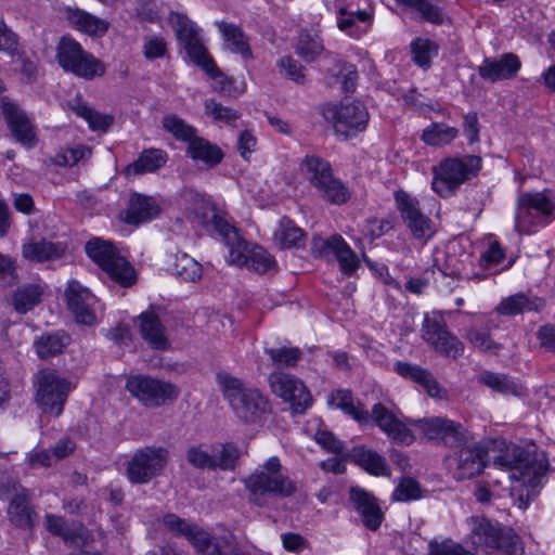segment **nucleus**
<instances>
[{
  "instance_id": "473e14b6",
  "label": "nucleus",
  "mask_w": 555,
  "mask_h": 555,
  "mask_svg": "<svg viewBox=\"0 0 555 555\" xmlns=\"http://www.w3.org/2000/svg\"><path fill=\"white\" fill-rule=\"evenodd\" d=\"M544 307V301L538 297H528L518 293L503 298L496 306L498 314L514 317L524 312L539 311Z\"/></svg>"
},
{
  "instance_id": "7ed1b4c3",
  "label": "nucleus",
  "mask_w": 555,
  "mask_h": 555,
  "mask_svg": "<svg viewBox=\"0 0 555 555\" xmlns=\"http://www.w3.org/2000/svg\"><path fill=\"white\" fill-rule=\"evenodd\" d=\"M469 541L476 553L491 554L501 551L505 555H522L524 546L519 537L509 528H502L482 516L468 518Z\"/></svg>"
},
{
  "instance_id": "69168bd1",
  "label": "nucleus",
  "mask_w": 555,
  "mask_h": 555,
  "mask_svg": "<svg viewBox=\"0 0 555 555\" xmlns=\"http://www.w3.org/2000/svg\"><path fill=\"white\" fill-rule=\"evenodd\" d=\"M415 12L420 14L422 21H426L433 24L440 25L444 20V13L442 9L428 0H421Z\"/></svg>"
},
{
  "instance_id": "4c0bfd02",
  "label": "nucleus",
  "mask_w": 555,
  "mask_h": 555,
  "mask_svg": "<svg viewBox=\"0 0 555 555\" xmlns=\"http://www.w3.org/2000/svg\"><path fill=\"white\" fill-rule=\"evenodd\" d=\"M157 214L158 207L153 198L135 194L130 198L125 220L130 224H139L151 220Z\"/></svg>"
},
{
  "instance_id": "423d86ee",
  "label": "nucleus",
  "mask_w": 555,
  "mask_h": 555,
  "mask_svg": "<svg viewBox=\"0 0 555 555\" xmlns=\"http://www.w3.org/2000/svg\"><path fill=\"white\" fill-rule=\"evenodd\" d=\"M300 171L324 201L341 205L350 197L348 189L334 177L330 163L322 157L307 155L300 163Z\"/></svg>"
},
{
  "instance_id": "4d7b16f0",
  "label": "nucleus",
  "mask_w": 555,
  "mask_h": 555,
  "mask_svg": "<svg viewBox=\"0 0 555 555\" xmlns=\"http://www.w3.org/2000/svg\"><path fill=\"white\" fill-rule=\"evenodd\" d=\"M208 222L212 229L217 231L218 234L222 237L224 244H232L233 240L240 236L235 227L229 222L224 215L211 210V216Z\"/></svg>"
},
{
  "instance_id": "f3484780",
  "label": "nucleus",
  "mask_w": 555,
  "mask_h": 555,
  "mask_svg": "<svg viewBox=\"0 0 555 555\" xmlns=\"http://www.w3.org/2000/svg\"><path fill=\"white\" fill-rule=\"evenodd\" d=\"M397 207L414 238L427 241L435 234L431 220L420 208L418 202L404 191L395 193Z\"/></svg>"
},
{
  "instance_id": "0eeeda50",
  "label": "nucleus",
  "mask_w": 555,
  "mask_h": 555,
  "mask_svg": "<svg viewBox=\"0 0 555 555\" xmlns=\"http://www.w3.org/2000/svg\"><path fill=\"white\" fill-rule=\"evenodd\" d=\"M481 168L479 156L448 158L434 167L433 190L441 197L451 196L466 180L475 177Z\"/></svg>"
},
{
  "instance_id": "4468645a",
  "label": "nucleus",
  "mask_w": 555,
  "mask_h": 555,
  "mask_svg": "<svg viewBox=\"0 0 555 555\" xmlns=\"http://www.w3.org/2000/svg\"><path fill=\"white\" fill-rule=\"evenodd\" d=\"M422 337L436 352L446 358L455 360L464 353V344L448 330L439 312L425 314Z\"/></svg>"
},
{
  "instance_id": "bb28decb",
  "label": "nucleus",
  "mask_w": 555,
  "mask_h": 555,
  "mask_svg": "<svg viewBox=\"0 0 555 555\" xmlns=\"http://www.w3.org/2000/svg\"><path fill=\"white\" fill-rule=\"evenodd\" d=\"M62 14L72 27L90 36H102L108 29L107 22L79 8L66 7Z\"/></svg>"
},
{
  "instance_id": "8fccbe9b",
  "label": "nucleus",
  "mask_w": 555,
  "mask_h": 555,
  "mask_svg": "<svg viewBox=\"0 0 555 555\" xmlns=\"http://www.w3.org/2000/svg\"><path fill=\"white\" fill-rule=\"evenodd\" d=\"M266 353L270 357L272 364L276 369L295 366L300 359L301 352L298 348H266Z\"/></svg>"
},
{
  "instance_id": "2f4dec72",
  "label": "nucleus",
  "mask_w": 555,
  "mask_h": 555,
  "mask_svg": "<svg viewBox=\"0 0 555 555\" xmlns=\"http://www.w3.org/2000/svg\"><path fill=\"white\" fill-rule=\"evenodd\" d=\"M364 470L375 476H389L390 469L384 456L364 446L354 447L347 455Z\"/></svg>"
},
{
  "instance_id": "9b49d317",
  "label": "nucleus",
  "mask_w": 555,
  "mask_h": 555,
  "mask_svg": "<svg viewBox=\"0 0 555 555\" xmlns=\"http://www.w3.org/2000/svg\"><path fill=\"white\" fill-rule=\"evenodd\" d=\"M169 460L164 447L146 446L138 449L127 463L126 476L133 485H144L159 476Z\"/></svg>"
},
{
  "instance_id": "0e129e2a",
  "label": "nucleus",
  "mask_w": 555,
  "mask_h": 555,
  "mask_svg": "<svg viewBox=\"0 0 555 555\" xmlns=\"http://www.w3.org/2000/svg\"><path fill=\"white\" fill-rule=\"evenodd\" d=\"M336 238H341L340 235L334 234L327 238L321 236H313L311 241V253L317 258H324L334 254L336 249Z\"/></svg>"
},
{
  "instance_id": "cd10ccee",
  "label": "nucleus",
  "mask_w": 555,
  "mask_h": 555,
  "mask_svg": "<svg viewBox=\"0 0 555 555\" xmlns=\"http://www.w3.org/2000/svg\"><path fill=\"white\" fill-rule=\"evenodd\" d=\"M328 63L326 83L331 87H339L344 92H353L358 79L356 66L343 62L335 55L327 56Z\"/></svg>"
},
{
  "instance_id": "39448f33",
  "label": "nucleus",
  "mask_w": 555,
  "mask_h": 555,
  "mask_svg": "<svg viewBox=\"0 0 555 555\" xmlns=\"http://www.w3.org/2000/svg\"><path fill=\"white\" fill-rule=\"evenodd\" d=\"M555 219V199L548 190L522 192L517 197L515 230L530 234L533 227H544Z\"/></svg>"
},
{
  "instance_id": "e2e57ef3",
  "label": "nucleus",
  "mask_w": 555,
  "mask_h": 555,
  "mask_svg": "<svg viewBox=\"0 0 555 555\" xmlns=\"http://www.w3.org/2000/svg\"><path fill=\"white\" fill-rule=\"evenodd\" d=\"M421 496L420 485L413 478H403L400 483L396 487L392 499L395 501H410Z\"/></svg>"
},
{
  "instance_id": "20e7f679",
  "label": "nucleus",
  "mask_w": 555,
  "mask_h": 555,
  "mask_svg": "<svg viewBox=\"0 0 555 555\" xmlns=\"http://www.w3.org/2000/svg\"><path fill=\"white\" fill-rule=\"evenodd\" d=\"M244 485L250 500L258 505H262L268 495L287 498L297 491L296 482L283 473V466L278 456L269 457L261 468L244 479Z\"/></svg>"
},
{
  "instance_id": "f03ea898",
  "label": "nucleus",
  "mask_w": 555,
  "mask_h": 555,
  "mask_svg": "<svg viewBox=\"0 0 555 555\" xmlns=\"http://www.w3.org/2000/svg\"><path fill=\"white\" fill-rule=\"evenodd\" d=\"M493 464L500 469L507 470L512 480L527 487V498L537 494V488L548 470V459L545 452L534 446L532 448L505 446L494 459Z\"/></svg>"
},
{
  "instance_id": "c85d7f7f",
  "label": "nucleus",
  "mask_w": 555,
  "mask_h": 555,
  "mask_svg": "<svg viewBox=\"0 0 555 555\" xmlns=\"http://www.w3.org/2000/svg\"><path fill=\"white\" fill-rule=\"evenodd\" d=\"M487 451L480 446L465 447L459 452L455 476L457 479H469L481 473Z\"/></svg>"
},
{
  "instance_id": "72a5a7b5",
  "label": "nucleus",
  "mask_w": 555,
  "mask_h": 555,
  "mask_svg": "<svg viewBox=\"0 0 555 555\" xmlns=\"http://www.w3.org/2000/svg\"><path fill=\"white\" fill-rule=\"evenodd\" d=\"M8 515L10 520L17 527L30 529L34 527L36 512L30 505L29 493L27 490L11 499Z\"/></svg>"
},
{
  "instance_id": "c03bdc74",
  "label": "nucleus",
  "mask_w": 555,
  "mask_h": 555,
  "mask_svg": "<svg viewBox=\"0 0 555 555\" xmlns=\"http://www.w3.org/2000/svg\"><path fill=\"white\" fill-rule=\"evenodd\" d=\"M188 463L198 469H215L214 446L199 443L186 450Z\"/></svg>"
},
{
  "instance_id": "1a4fd4ad",
  "label": "nucleus",
  "mask_w": 555,
  "mask_h": 555,
  "mask_svg": "<svg viewBox=\"0 0 555 555\" xmlns=\"http://www.w3.org/2000/svg\"><path fill=\"white\" fill-rule=\"evenodd\" d=\"M169 23L175 30L178 41L183 46L191 61L205 70L211 78L220 76V70L204 47L198 36V28L195 24L186 15L177 12L169 14Z\"/></svg>"
},
{
  "instance_id": "09e8293b",
  "label": "nucleus",
  "mask_w": 555,
  "mask_h": 555,
  "mask_svg": "<svg viewBox=\"0 0 555 555\" xmlns=\"http://www.w3.org/2000/svg\"><path fill=\"white\" fill-rule=\"evenodd\" d=\"M478 380L500 393H516L517 386L507 375L483 372L479 375Z\"/></svg>"
},
{
  "instance_id": "774afa93",
  "label": "nucleus",
  "mask_w": 555,
  "mask_h": 555,
  "mask_svg": "<svg viewBox=\"0 0 555 555\" xmlns=\"http://www.w3.org/2000/svg\"><path fill=\"white\" fill-rule=\"evenodd\" d=\"M429 555H470L461 544L451 540L441 543L430 542Z\"/></svg>"
},
{
  "instance_id": "864d4df0",
  "label": "nucleus",
  "mask_w": 555,
  "mask_h": 555,
  "mask_svg": "<svg viewBox=\"0 0 555 555\" xmlns=\"http://www.w3.org/2000/svg\"><path fill=\"white\" fill-rule=\"evenodd\" d=\"M274 266V260L260 246H253L248 253L247 261L244 267L257 273H266Z\"/></svg>"
},
{
  "instance_id": "4be33fe9",
  "label": "nucleus",
  "mask_w": 555,
  "mask_h": 555,
  "mask_svg": "<svg viewBox=\"0 0 555 555\" xmlns=\"http://www.w3.org/2000/svg\"><path fill=\"white\" fill-rule=\"evenodd\" d=\"M349 499L353 508L360 515L363 526L371 531H376L384 520V513L377 499L360 487L350 488Z\"/></svg>"
},
{
  "instance_id": "603ef678",
  "label": "nucleus",
  "mask_w": 555,
  "mask_h": 555,
  "mask_svg": "<svg viewBox=\"0 0 555 555\" xmlns=\"http://www.w3.org/2000/svg\"><path fill=\"white\" fill-rule=\"evenodd\" d=\"M413 61L423 68L430 66L431 59L437 55V46L428 39H417L411 44Z\"/></svg>"
},
{
  "instance_id": "c756f323",
  "label": "nucleus",
  "mask_w": 555,
  "mask_h": 555,
  "mask_svg": "<svg viewBox=\"0 0 555 555\" xmlns=\"http://www.w3.org/2000/svg\"><path fill=\"white\" fill-rule=\"evenodd\" d=\"M66 244L48 240L31 241L23 245L22 256L31 262L60 259L66 251Z\"/></svg>"
},
{
  "instance_id": "a211bd4d",
  "label": "nucleus",
  "mask_w": 555,
  "mask_h": 555,
  "mask_svg": "<svg viewBox=\"0 0 555 555\" xmlns=\"http://www.w3.org/2000/svg\"><path fill=\"white\" fill-rule=\"evenodd\" d=\"M408 424L417 427L428 440L442 441L448 446H456L464 439L462 425L443 417L409 420Z\"/></svg>"
},
{
  "instance_id": "f704fd0d",
  "label": "nucleus",
  "mask_w": 555,
  "mask_h": 555,
  "mask_svg": "<svg viewBox=\"0 0 555 555\" xmlns=\"http://www.w3.org/2000/svg\"><path fill=\"white\" fill-rule=\"evenodd\" d=\"M167 162V153L158 149L144 150L139 158L124 169L126 177L154 172Z\"/></svg>"
},
{
  "instance_id": "3c124183",
  "label": "nucleus",
  "mask_w": 555,
  "mask_h": 555,
  "mask_svg": "<svg viewBox=\"0 0 555 555\" xmlns=\"http://www.w3.org/2000/svg\"><path fill=\"white\" fill-rule=\"evenodd\" d=\"M173 271L185 281L195 282L202 276V266L186 254L177 257Z\"/></svg>"
},
{
  "instance_id": "9d476101",
  "label": "nucleus",
  "mask_w": 555,
  "mask_h": 555,
  "mask_svg": "<svg viewBox=\"0 0 555 555\" xmlns=\"http://www.w3.org/2000/svg\"><path fill=\"white\" fill-rule=\"evenodd\" d=\"M61 67L74 75L91 80L105 74L106 67L99 59L86 52L75 39L64 36L56 47Z\"/></svg>"
},
{
  "instance_id": "49530a36",
  "label": "nucleus",
  "mask_w": 555,
  "mask_h": 555,
  "mask_svg": "<svg viewBox=\"0 0 555 555\" xmlns=\"http://www.w3.org/2000/svg\"><path fill=\"white\" fill-rule=\"evenodd\" d=\"M240 457V451L233 443L214 444L215 469L232 470Z\"/></svg>"
},
{
  "instance_id": "338daca9",
  "label": "nucleus",
  "mask_w": 555,
  "mask_h": 555,
  "mask_svg": "<svg viewBox=\"0 0 555 555\" xmlns=\"http://www.w3.org/2000/svg\"><path fill=\"white\" fill-rule=\"evenodd\" d=\"M91 154L89 147L79 145L73 149H68L63 153L56 155L55 164L60 166H74L79 160L88 158Z\"/></svg>"
},
{
  "instance_id": "393cba45",
  "label": "nucleus",
  "mask_w": 555,
  "mask_h": 555,
  "mask_svg": "<svg viewBox=\"0 0 555 555\" xmlns=\"http://www.w3.org/2000/svg\"><path fill=\"white\" fill-rule=\"evenodd\" d=\"M164 527L175 537L186 539L194 547H202L206 542V531L198 525L168 513L162 519Z\"/></svg>"
},
{
  "instance_id": "a878e982",
  "label": "nucleus",
  "mask_w": 555,
  "mask_h": 555,
  "mask_svg": "<svg viewBox=\"0 0 555 555\" xmlns=\"http://www.w3.org/2000/svg\"><path fill=\"white\" fill-rule=\"evenodd\" d=\"M139 330L142 338L156 350H166L170 343L166 327L158 315L153 311H145L139 315Z\"/></svg>"
},
{
  "instance_id": "c9c22d12",
  "label": "nucleus",
  "mask_w": 555,
  "mask_h": 555,
  "mask_svg": "<svg viewBox=\"0 0 555 555\" xmlns=\"http://www.w3.org/2000/svg\"><path fill=\"white\" fill-rule=\"evenodd\" d=\"M186 155L195 162H202L206 168L217 166L223 158V153L217 145L198 135L188 144Z\"/></svg>"
},
{
  "instance_id": "680f3d73",
  "label": "nucleus",
  "mask_w": 555,
  "mask_h": 555,
  "mask_svg": "<svg viewBox=\"0 0 555 555\" xmlns=\"http://www.w3.org/2000/svg\"><path fill=\"white\" fill-rule=\"evenodd\" d=\"M229 248L228 261L237 267H244L250 250L248 243L241 236L233 240V243L225 244Z\"/></svg>"
},
{
  "instance_id": "6e6552de",
  "label": "nucleus",
  "mask_w": 555,
  "mask_h": 555,
  "mask_svg": "<svg viewBox=\"0 0 555 555\" xmlns=\"http://www.w3.org/2000/svg\"><path fill=\"white\" fill-rule=\"evenodd\" d=\"M86 253L115 283L124 287L135 283L133 267L112 243L93 238L86 244Z\"/></svg>"
},
{
  "instance_id": "aec40b11",
  "label": "nucleus",
  "mask_w": 555,
  "mask_h": 555,
  "mask_svg": "<svg viewBox=\"0 0 555 555\" xmlns=\"http://www.w3.org/2000/svg\"><path fill=\"white\" fill-rule=\"evenodd\" d=\"M1 108L14 139L27 149L36 146V127L27 114L8 98L1 99Z\"/></svg>"
},
{
  "instance_id": "412c9836",
  "label": "nucleus",
  "mask_w": 555,
  "mask_h": 555,
  "mask_svg": "<svg viewBox=\"0 0 555 555\" xmlns=\"http://www.w3.org/2000/svg\"><path fill=\"white\" fill-rule=\"evenodd\" d=\"M373 420L378 428L392 441L401 444H411L415 437L408 424L402 422L393 412L384 404L376 403L372 408L370 420Z\"/></svg>"
},
{
  "instance_id": "37998d69",
  "label": "nucleus",
  "mask_w": 555,
  "mask_h": 555,
  "mask_svg": "<svg viewBox=\"0 0 555 555\" xmlns=\"http://www.w3.org/2000/svg\"><path fill=\"white\" fill-rule=\"evenodd\" d=\"M457 134L456 128L434 122L423 131L422 139L428 145L439 146L450 143Z\"/></svg>"
},
{
  "instance_id": "f8f14e48",
  "label": "nucleus",
  "mask_w": 555,
  "mask_h": 555,
  "mask_svg": "<svg viewBox=\"0 0 555 555\" xmlns=\"http://www.w3.org/2000/svg\"><path fill=\"white\" fill-rule=\"evenodd\" d=\"M126 389L146 408L171 404L180 393L176 385L144 375L129 377Z\"/></svg>"
},
{
  "instance_id": "7c9ffc66",
  "label": "nucleus",
  "mask_w": 555,
  "mask_h": 555,
  "mask_svg": "<svg viewBox=\"0 0 555 555\" xmlns=\"http://www.w3.org/2000/svg\"><path fill=\"white\" fill-rule=\"evenodd\" d=\"M327 403L333 409H339L351 416L359 424H365L370 421V413L363 408L360 401L353 398L348 389H337L333 391Z\"/></svg>"
},
{
  "instance_id": "13d9d810",
  "label": "nucleus",
  "mask_w": 555,
  "mask_h": 555,
  "mask_svg": "<svg viewBox=\"0 0 555 555\" xmlns=\"http://www.w3.org/2000/svg\"><path fill=\"white\" fill-rule=\"evenodd\" d=\"M204 106L206 114L211 116L215 120L223 121L230 125L240 118L238 112L232 109L231 107L223 106L215 100H207Z\"/></svg>"
},
{
  "instance_id": "a18cd8bd",
  "label": "nucleus",
  "mask_w": 555,
  "mask_h": 555,
  "mask_svg": "<svg viewBox=\"0 0 555 555\" xmlns=\"http://www.w3.org/2000/svg\"><path fill=\"white\" fill-rule=\"evenodd\" d=\"M162 124L164 129L177 140L188 142V144L197 137L196 129L176 115H166Z\"/></svg>"
},
{
  "instance_id": "ddd939ff",
  "label": "nucleus",
  "mask_w": 555,
  "mask_h": 555,
  "mask_svg": "<svg viewBox=\"0 0 555 555\" xmlns=\"http://www.w3.org/2000/svg\"><path fill=\"white\" fill-rule=\"evenodd\" d=\"M36 403L46 414L60 416L70 391V384L52 371H40L37 375Z\"/></svg>"
},
{
  "instance_id": "dca6fc26",
  "label": "nucleus",
  "mask_w": 555,
  "mask_h": 555,
  "mask_svg": "<svg viewBox=\"0 0 555 555\" xmlns=\"http://www.w3.org/2000/svg\"><path fill=\"white\" fill-rule=\"evenodd\" d=\"M273 395L281 398L295 413H304L311 404L312 397L298 377L283 372H273L268 377Z\"/></svg>"
},
{
  "instance_id": "ea45409f",
  "label": "nucleus",
  "mask_w": 555,
  "mask_h": 555,
  "mask_svg": "<svg viewBox=\"0 0 555 555\" xmlns=\"http://www.w3.org/2000/svg\"><path fill=\"white\" fill-rule=\"evenodd\" d=\"M70 341L64 332L42 334L35 340L36 353L40 359H48L64 351Z\"/></svg>"
},
{
  "instance_id": "de8ad7c7",
  "label": "nucleus",
  "mask_w": 555,
  "mask_h": 555,
  "mask_svg": "<svg viewBox=\"0 0 555 555\" xmlns=\"http://www.w3.org/2000/svg\"><path fill=\"white\" fill-rule=\"evenodd\" d=\"M336 242L337 245L333 255L336 257L341 272L351 275L359 267V258L343 237L336 238Z\"/></svg>"
},
{
  "instance_id": "2eb2a0df",
  "label": "nucleus",
  "mask_w": 555,
  "mask_h": 555,
  "mask_svg": "<svg viewBox=\"0 0 555 555\" xmlns=\"http://www.w3.org/2000/svg\"><path fill=\"white\" fill-rule=\"evenodd\" d=\"M326 120L333 124L336 134L348 139L365 130L369 112L359 101L344 102L339 106H327L323 111Z\"/></svg>"
},
{
  "instance_id": "a19ab883",
  "label": "nucleus",
  "mask_w": 555,
  "mask_h": 555,
  "mask_svg": "<svg viewBox=\"0 0 555 555\" xmlns=\"http://www.w3.org/2000/svg\"><path fill=\"white\" fill-rule=\"evenodd\" d=\"M68 105L73 112L87 120L92 130L105 131L113 122L111 116L93 111L80 96L74 99Z\"/></svg>"
},
{
  "instance_id": "58836bf2",
  "label": "nucleus",
  "mask_w": 555,
  "mask_h": 555,
  "mask_svg": "<svg viewBox=\"0 0 555 555\" xmlns=\"http://www.w3.org/2000/svg\"><path fill=\"white\" fill-rule=\"evenodd\" d=\"M216 24L222 34L225 49L241 54L244 59L251 56L247 39L238 26L225 22H217Z\"/></svg>"
},
{
  "instance_id": "bf43d9fd",
  "label": "nucleus",
  "mask_w": 555,
  "mask_h": 555,
  "mask_svg": "<svg viewBox=\"0 0 555 555\" xmlns=\"http://www.w3.org/2000/svg\"><path fill=\"white\" fill-rule=\"evenodd\" d=\"M278 67L281 74L296 83H305L306 76L304 66L291 56H283L278 61Z\"/></svg>"
},
{
  "instance_id": "79ce46f5",
  "label": "nucleus",
  "mask_w": 555,
  "mask_h": 555,
  "mask_svg": "<svg viewBox=\"0 0 555 555\" xmlns=\"http://www.w3.org/2000/svg\"><path fill=\"white\" fill-rule=\"evenodd\" d=\"M273 237L281 248H291L300 246L305 234L291 219L282 218Z\"/></svg>"
},
{
  "instance_id": "6e6d98bb",
  "label": "nucleus",
  "mask_w": 555,
  "mask_h": 555,
  "mask_svg": "<svg viewBox=\"0 0 555 555\" xmlns=\"http://www.w3.org/2000/svg\"><path fill=\"white\" fill-rule=\"evenodd\" d=\"M466 338L473 345V347L477 348L482 352L498 353L499 350L501 349V345L494 343L487 331H481L476 327H472L470 330H468Z\"/></svg>"
},
{
  "instance_id": "6ab92c4d",
  "label": "nucleus",
  "mask_w": 555,
  "mask_h": 555,
  "mask_svg": "<svg viewBox=\"0 0 555 555\" xmlns=\"http://www.w3.org/2000/svg\"><path fill=\"white\" fill-rule=\"evenodd\" d=\"M65 297L67 307L78 323L85 325L96 323L95 306L98 299L88 288L75 280L69 281L65 291Z\"/></svg>"
},
{
  "instance_id": "b1692460",
  "label": "nucleus",
  "mask_w": 555,
  "mask_h": 555,
  "mask_svg": "<svg viewBox=\"0 0 555 555\" xmlns=\"http://www.w3.org/2000/svg\"><path fill=\"white\" fill-rule=\"evenodd\" d=\"M393 370L401 377L421 385L428 396L437 399L447 398V390L439 385L434 375L426 369L409 362L398 361L395 363Z\"/></svg>"
},
{
  "instance_id": "5701e85b",
  "label": "nucleus",
  "mask_w": 555,
  "mask_h": 555,
  "mask_svg": "<svg viewBox=\"0 0 555 555\" xmlns=\"http://www.w3.org/2000/svg\"><path fill=\"white\" fill-rule=\"evenodd\" d=\"M521 67L519 57L514 53H504L500 59L486 57L478 67L479 76L489 82L515 77Z\"/></svg>"
},
{
  "instance_id": "5fc2aeb1",
  "label": "nucleus",
  "mask_w": 555,
  "mask_h": 555,
  "mask_svg": "<svg viewBox=\"0 0 555 555\" xmlns=\"http://www.w3.org/2000/svg\"><path fill=\"white\" fill-rule=\"evenodd\" d=\"M323 49V43L318 37L304 35L296 46V53L306 62H312L321 54Z\"/></svg>"
},
{
  "instance_id": "052dcab7",
  "label": "nucleus",
  "mask_w": 555,
  "mask_h": 555,
  "mask_svg": "<svg viewBox=\"0 0 555 555\" xmlns=\"http://www.w3.org/2000/svg\"><path fill=\"white\" fill-rule=\"evenodd\" d=\"M142 52L149 61L162 59L167 54V42L159 36H146L143 41Z\"/></svg>"
},
{
  "instance_id": "e433bc0d",
  "label": "nucleus",
  "mask_w": 555,
  "mask_h": 555,
  "mask_svg": "<svg viewBox=\"0 0 555 555\" xmlns=\"http://www.w3.org/2000/svg\"><path fill=\"white\" fill-rule=\"evenodd\" d=\"M46 287L41 284H24L18 286L12 295V305L20 314H25L38 306Z\"/></svg>"
},
{
  "instance_id": "f257e3e1",
  "label": "nucleus",
  "mask_w": 555,
  "mask_h": 555,
  "mask_svg": "<svg viewBox=\"0 0 555 555\" xmlns=\"http://www.w3.org/2000/svg\"><path fill=\"white\" fill-rule=\"evenodd\" d=\"M216 382L223 399L241 422L261 426L268 420L272 408L268 397L258 388L246 385L225 371L216 374Z\"/></svg>"
}]
</instances>
